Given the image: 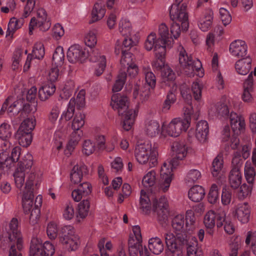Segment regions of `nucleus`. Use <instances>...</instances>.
Here are the masks:
<instances>
[{
	"instance_id": "22",
	"label": "nucleus",
	"mask_w": 256,
	"mask_h": 256,
	"mask_svg": "<svg viewBox=\"0 0 256 256\" xmlns=\"http://www.w3.org/2000/svg\"><path fill=\"white\" fill-rule=\"evenodd\" d=\"M152 208L154 210H158L160 220H165L168 219L169 214L168 204L166 197H160L158 200L154 198Z\"/></svg>"
},
{
	"instance_id": "2",
	"label": "nucleus",
	"mask_w": 256,
	"mask_h": 256,
	"mask_svg": "<svg viewBox=\"0 0 256 256\" xmlns=\"http://www.w3.org/2000/svg\"><path fill=\"white\" fill-rule=\"evenodd\" d=\"M158 152L148 142L138 144L134 150V156L140 164L153 168L158 164Z\"/></svg>"
},
{
	"instance_id": "35",
	"label": "nucleus",
	"mask_w": 256,
	"mask_h": 256,
	"mask_svg": "<svg viewBox=\"0 0 256 256\" xmlns=\"http://www.w3.org/2000/svg\"><path fill=\"white\" fill-rule=\"evenodd\" d=\"M56 86L54 83L47 82L38 90V97L41 101L44 102L52 96L56 92Z\"/></svg>"
},
{
	"instance_id": "46",
	"label": "nucleus",
	"mask_w": 256,
	"mask_h": 256,
	"mask_svg": "<svg viewBox=\"0 0 256 256\" xmlns=\"http://www.w3.org/2000/svg\"><path fill=\"white\" fill-rule=\"evenodd\" d=\"M148 246L150 250L155 254H160L164 250L163 243L157 236L149 240Z\"/></svg>"
},
{
	"instance_id": "39",
	"label": "nucleus",
	"mask_w": 256,
	"mask_h": 256,
	"mask_svg": "<svg viewBox=\"0 0 256 256\" xmlns=\"http://www.w3.org/2000/svg\"><path fill=\"white\" fill-rule=\"evenodd\" d=\"M12 128L10 125L6 122H4L0 126V138L4 140L3 143L4 146L6 147V149L10 148L12 144L9 142L8 139L12 136Z\"/></svg>"
},
{
	"instance_id": "30",
	"label": "nucleus",
	"mask_w": 256,
	"mask_h": 256,
	"mask_svg": "<svg viewBox=\"0 0 256 256\" xmlns=\"http://www.w3.org/2000/svg\"><path fill=\"white\" fill-rule=\"evenodd\" d=\"M209 127L207 122L200 120L196 124L195 136L200 142L204 143L206 142Z\"/></svg>"
},
{
	"instance_id": "50",
	"label": "nucleus",
	"mask_w": 256,
	"mask_h": 256,
	"mask_svg": "<svg viewBox=\"0 0 256 256\" xmlns=\"http://www.w3.org/2000/svg\"><path fill=\"white\" fill-rule=\"evenodd\" d=\"M142 240L138 239V240H137L134 235H130L128 244L130 256H136V252H137V249L142 245Z\"/></svg>"
},
{
	"instance_id": "7",
	"label": "nucleus",
	"mask_w": 256,
	"mask_h": 256,
	"mask_svg": "<svg viewBox=\"0 0 256 256\" xmlns=\"http://www.w3.org/2000/svg\"><path fill=\"white\" fill-rule=\"evenodd\" d=\"M189 127V120H182L180 118H173L169 124H162L161 134L164 136L176 137L182 132H186Z\"/></svg>"
},
{
	"instance_id": "38",
	"label": "nucleus",
	"mask_w": 256,
	"mask_h": 256,
	"mask_svg": "<svg viewBox=\"0 0 256 256\" xmlns=\"http://www.w3.org/2000/svg\"><path fill=\"white\" fill-rule=\"evenodd\" d=\"M224 172L222 156L220 155H218L214 158L212 162V174L213 176L219 178L223 175Z\"/></svg>"
},
{
	"instance_id": "15",
	"label": "nucleus",
	"mask_w": 256,
	"mask_h": 256,
	"mask_svg": "<svg viewBox=\"0 0 256 256\" xmlns=\"http://www.w3.org/2000/svg\"><path fill=\"white\" fill-rule=\"evenodd\" d=\"M144 48L148 51L154 48V55L160 56L166 52L167 46L160 42V39L157 38L154 32H151L147 37L145 43Z\"/></svg>"
},
{
	"instance_id": "52",
	"label": "nucleus",
	"mask_w": 256,
	"mask_h": 256,
	"mask_svg": "<svg viewBox=\"0 0 256 256\" xmlns=\"http://www.w3.org/2000/svg\"><path fill=\"white\" fill-rule=\"evenodd\" d=\"M85 124V115L82 112H76L74 117L72 124V130H81Z\"/></svg>"
},
{
	"instance_id": "41",
	"label": "nucleus",
	"mask_w": 256,
	"mask_h": 256,
	"mask_svg": "<svg viewBox=\"0 0 256 256\" xmlns=\"http://www.w3.org/2000/svg\"><path fill=\"white\" fill-rule=\"evenodd\" d=\"M90 206V203L88 200H83L79 203L76 213V220L78 222H80L88 216Z\"/></svg>"
},
{
	"instance_id": "27",
	"label": "nucleus",
	"mask_w": 256,
	"mask_h": 256,
	"mask_svg": "<svg viewBox=\"0 0 256 256\" xmlns=\"http://www.w3.org/2000/svg\"><path fill=\"white\" fill-rule=\"evenodd\" d=\"M82 136L83 131L82 130H72V132L69 136L66 148L64 150L66 154H71L72 152L74 150L76 146L82 139Z\"/></svg>"
},
{
	"instance_id": "49",
	"label": "nucleus",
	"mask_w": 256,
	"mask_h": 256,
	"mask_svg": "<svg viewBox=\"0 0 256 256\" xmlns=\"http://www.w3.org/2000/svg\"><path fill=\"white\" fill-rule=\"evenodd\" d=\"M119 31L124 36H130L132 33V24L130 20L126 18H122L119 23Z\"/></svg>"
},
{
	"instance_id": "64",
	"label": "nucleus",
	"mask_w": 256,
	"mask_h": 256,
	"mask_svg": "<svg viewBox=\"0 0 256 256\" xmlns=\"http://www.w3.org/2000/svg\"><path fill=\"white\" fill-rule=\"evenodd\" d=\"M246 243L248 245L251 244V249L253 253L256 255V231L248 232L246 239Z\"/></svg>"
},
{
	"instance_id": "36",
	"label": "nucleus",
	"mask_w": 256,
	"mask_h": 256,
	"mask_svg": "<svg viewBox=\"0 0 256 256\" xmlns=\"http://www.w3.org/2000/svg\"><path fill=\"white\" fill-rule=\"evenodd\" d=\"M212 20V12L210 10H206L200 16L198 22V26L202 31L206 32L210 28Z\"/></svg>"
},
{
	"instance_id": "57",
	"label": "nucleus",
	"mask_w": 256,
	"mask_h": 256,
	"mask_svg": "<svg viewBox=\"0 0 256 256\" xmlns=\"http://www.w3.org/2000/svg\"><path fill=\"white\" fill-rule=\"evenodd\" d=\"M156 180V172L152 170L146 173L143 177L142 184L146 188L153 186Z\"/></svg>"
},
{
	"instance_id": "16",
	"label": "nucleus",
	"mask_w": 256,
	"mask_h": 256,
	"mask_svg": "<svg viewBox=\"0 0 256 256\" xmlns=\"http://www.w3.org/2000/svg\"><path fill=\"white\" fill-rule=\"evenodd\" d=\"M226 218V214L222 211L216 214L212 210L208 212L204 218V224L206 228H214L216 224L218 228L224 224Z\"/></svg>"
},
{
	"instance_id": "48",
	"label": "nucleus",
	"mask_w": 256,
	"mask_h": 256,
	"mask_svg": "<svg viewBox=\"0 0 256 256\" xmlns=\"http://www.w3.org/2000/svg\"><path fill=\"white\" fill-rule=\"evenodd\" d=\"M36 120L34 116L28 118L22 121L18 130L32 133V131L36 126Z\"/></svg>"
},
{
	"instance_id": "37",
	"label": "nucleus",
	"mask_w": 256,
	"mask_h": 256,
	"mask_svg": "<svg viewBox=\"0 0 256 256\" xmlns=\"http://www.w3.org/2000/svg\"><path fill=\"white\" fill-rule=\"evenodd\" d=\"M252 68V59L250 57L238 60L235 64L236 72L241 75L247 74Z\"/></svg>"
},
{
	"instance_id": "11",
	"label": "nucleus",
	"mask_w": 256,
	"mask_h": 256,
	"mask_svg": "<svg viewBox=\"0 0 256 256\" xmlns=\"http://www.w3.org/2000/svg\"><path fill=\"white\" fill-rule=\"evenodd\" d=\"M51 24L48 18L45 10L42 8L37 10L36 16L32 18L29 24V34H32L35 28H38L42 31H46L50 27Z\"/></svg>"
},
{
	"instance_id": "5",
	"label": "nucleus",
	"mask_w": 256,
	"mask_h": 256,
	"mask_svg": "<svg viewBox=\"0 0 256 256\" xmlns=\"http://www.w3.org/2000/svg\"><path fill=\"white\" fill-rule=\"evenodd\" d=\"M58 240L60 244L69 252L76 250L80 244L79 236L76 234L74 228L71 225L60 228Z\"/></svg>"
},
{
	"instance_id": "63",
	"label": "nucleus",
	"mask_w": 256,
	"mask_h": 256,
	"mask_svg": "<svg viewBox=\"0 0 256 256\" xmlns=\"http://www.w3.org/2000/svg\"><path fill=\"white\" fill-rule=\"evenodd\" d=\"M45 52L44 44L40 42H37L35 44L32 52V57L34 58L40 59L44 56Z\"/></svg>"
},
{
	"instance_id": "45",
	"label": "nucleus",
	"mask_w": 256,
	"mask_h": 256,
	"mask_svg": "<svg viewBox=\"0 0 256 256\" xmlns=\"http://www.w3.org/2000/svg\"><path fill=\"white\" fill-rule=\"evenodd\" d=\"M160 130V125L157 121L150 120L146 122L145 132L149 136H156L159 134Z\"/></svg>"
},
{
	"instance_id": "26",
	"label": "nucleus",
	"mask_w": 256,
	"mask_h": 256,
	"mask_svg": "<svg viewBox=\"0 0 256 256\" xmlns=\"http://www.w3.org/2000/svg\"><path fill=\"white\" fill-rule=\"evenodd\" d=\"M235 216L242 224L248 222L250 214V208L246 202L238 204L235 209Z\"/></svg>"
},
{
	"instance_id": "1",
	"label": "nucleus",
	"mask_w": 256,
	"mask_h": 256,
	"mask_svg": "<svg viewBox=\"0 0 256 256\" xmlns=\"http://www.w3.org/2000/svg\"><path fill=\"white\" fill-rule=\"evenodd\" d=\"M129 102L127 96L120 94H114L111 98L110 105L117 111L119 115L122 116V128L126 131L132 127L138 111L136 109H130Z\"/></svg>"
},
{
	"instance_id": "25",
	"label": "nucleus",
	"mask_w": 256,
	"mask_h": 256,
	"mask_svg": "<svg viewBox=\"0 0 256 256\" xmlns=\"http://www.w3.org/2000/svg\"><path fill=\"white\" fill-rule=\"evenodd\" d=\"M172 150L175 158L182 160L192 151V149L184 142H176L172 146Z\"/></svg>"
},
{
	"instance_id": "21",
	"label": "nucleus",
	"mask_w": 256,
	"mask_h": 256,
	"mask_svg": "<svg viewBox=\"0 0 256 256\" xmlns=\"http://www.w3.org/2000/svg\"><path fill=\"white\" fill-rule=\"evenodd\" d=\"M8 233L10 240L16 242L18 250H20L22 247V240L21 232L18 229V222L16 218H13L10 220Z\"/></svg>"
},
{
	"instance_id": "17",
	"label": "nucleus",
	"mask_w": 256,
	"mask_h": 256,
	"mask_svg": "<svg viewBox=\"0 0 256 256\" xmlns=\"http://www.w3.org/2000/svg\"><path fill=\"white\" fill-rule=\"evenodd\" d=\"M88 56V52L78 44L72 46L67 52L68 59L71 63L82 62Z\"/></svg>"
},
{
	"instance_id": "28",
	"label": "nucleus",
	"mask_w": 256,
	"mask_h": 256,
	"mask_svg": "<svg viewBox=\"0 0 256 256\" xmlns=\"http://www.w3.org/2000/svg\"><path fill=\"white\" fill-rule=\"evenodd\" d=\"M21 108L20 100H15L12 97H9L3 104L0 112H4L6 110L10 116H14L18 113Z\"/></svg>"
},
{
	"instance_id": "55",
	"label": "nucleus",
	"mask_w": 256,
	"mask_h": 256,
	"mask_svg": "<svg viewBox=\"0 0 256 256\" xmlns=\"http://www.w3.org/2000/svg\"><path fill=\"white\" fill-rule=\"evenodd\" d=\"M64 60V54L62 47L58 46L56 48L52 56L53 63L57 66L62 65Z\"/></svg>"
},
{
	"instance_id": "31",
	"label": "nucleus",
	"mask_w": 256,
	"mask_h": 256,
	"mask_svg": "<svg viewBox=\"0 0 256 256\" xmlns=\"http://www.w3.org/2000/svg\"><path fill=\"white\" fill-rule=\"evenodd\" d=\"M88 172L87 166L84 164H76L72 170L70 180L72 184H76L80 183L84 174Z\"/></svg>"
},
{
	"instance_id": "54",
	"label": "nucleus",
	"mask_w": 256,
	"mask_h": 256,
	"mask_svg": "<svg viewBox=\"0 0 256 256\" xmlns=\"http://www.w3.org/2000/svg\"><path fill=\"white\" fill-rule=\"evenodd\" d=\"M242 240L240 236H236L232 239L230 243V251L229 256H238V250L240 248Z\"/></svg>"
},
{
	"instance_id": "14",
	"label": "nucleus",
	"mask_w": 256,
	"mask_h": 256,
	"mask_svg": "<svg viewBox=\"0 0 256 256\" xmlns=\"http://www.w3.org/2000/svg\"><path fill=\"white\" fill-rule=\"evenodd\" d=\"M142 71L145 76L146 82L148 86L140 90V99L142 102H144L148 100L150 97V88L155 87L156 78L155 75L151 71L150 68L149 66H144L142 68Z\"/></svg>"
},
{
	"instance_id": "33",
	"label": "nucleus",
	"mask_w": 256,
	"mask_h": 256,
	"mask_svg": "<svg viewBox=\"0 0 256 256\" xmlns=\"http://www.w3.org/2000/svg\"><path fill=\"white\" fill-rule=\"evenodd\" d=\"M242 174L240 172V165L233 167L229 175V184L230 186L234 188H238L242 184Z\"/></svg>"
},
{
	"instance_id": "47",
	"label": "nucleus",
	"mask_w": 256,
	"mask_h": 256,
	"mask_svg": "<svg viewBox=\"0 0 256 256\" xmlns=\"http://www.w3.org/2000/svg\"><path fill=\"white\" fill-rule=\"evenodd\" d=\"M222 140L228 142L232 148H236L239 144V140L236 138H230V128L228 126H225L222 132Z\"/></svg>"
},
{
	"instance_id": "9",
	"label": "nucleus",
	"mask_w": 256,
	"mask_h": 256,
	"mask_svg": "<svg viewBox=\"0 0 256 256\" xmlns=\"http://www.w3.org/2000/svg\"><path fill=\"white\" fill-rule=\"evenodd\" d=\"M54 246L50 242H46L42 245L40 238L34 237L31 240L30 246V256H51L54 253ZM64 254H60L58 256Z\"/></svg>"
},
{
	"instance_id": "43",
	"label": "nucleus",
	"mask_w": 256,
	"mask_h": 256,
	"mask_svg": "<svg viewBox=\"0 0 256 256\" xmlns=\"http://www.w3.org/2000/svg\"><path fill=\"white\" fill-rule=\"evenodd\" d=\"M252 72L248 75L247 80L244 82V89L242 95V100L247 103H250L253 101V98L250 93L253 82Z\"/></svg>"
},
{
	"instance_id": "20",
	"label": "nucleus",
	"mask_w": 256,
	"mask_h": 256,
	"mask_svg": "<svg viewBox=\"0 0 256 256\" xmlns=\"http://www.w3.org/2000/svg\"><path fill=\"white\" fill-rule=\"evenodd\" d=\"M229 100L224 96L216 104L211 106L209 112L218 118H225L228 116L230 110L228 106Z\"/></svg>"
},
{
	"instance_id": "18",
	"label": "nucleus",
	"mask_w": 256,
	"mask_h": 256,
	"mask_svg": "<svg viewBox=\"0 0 256 256\" xmlns=\"http://www.w3.org/2000/svg\"><path fill=\"white\" fill-rule=\"evenodd\" d=\"M20 151L21 148L16 146L12 148L11 156H8V153L6 151L0 154V174L2 172L4 166L10 168L14 163L18 161Z\"/></svg>"
},
{
	"instance_id": "8",
	"label": "nucleus",
	"mask_w": 256,
	"mask_h": 256,
	"mask_svg": "<svg viewBox=\"0 0 256 256\" xmlns=\"http://www.w3.org/2000/svg\"><path fill=\"white\" fill-rule=\"evenodd\" d=\"M32 164L33 157L31 154L28 152L24 155L13 174L15 186L17 188L21 190L22 188L26 172L30 171Z\"/></svg>"
},
{
	"instance_id": "44",
	"label": "nucleus",
	"mask_w": 256,
	"mask_h": 256,
	"mask_svg": "<svg viewBox=\"0 0 256 256\" xmlns=\"http://www.w3.org/2000/svg\"><path fill=\"white\" fill-rule=\"evenodd\" d=\"M16 138L19 144L23 147L29 146L32 140V133L18 130L16 134Z\"/></svg>"
},
{
	"instance_id": "12",
	"label": "nucleus",
	"mask_w": 256,
	"mask_h": 256,
	"mask_svg": "<svg viewBox=\"0 0 256 256\" xmlns=\"http://www.w3.org/2000/svg\"><path fill=\"white\" fill-rule=\"evenodd\" d=\"M186 6L184 4L182 5L172 4L170 11V16L174 22L180 23L182 28L188 29V16L186 11Z\"/></svg>"
},
{
	"instance_id": "24",
	"label": "nucleus",
	"mask_w": 256,
	"mask_h": 256,
	"mask_svg": "<svg viewBox=\"0 0 256 256\" xmlns=\"http://www.w3.org/2000/svg\"><path fill=\"white\" fill-rule=\"evenodd\" d=\"M90 60L96 63L94 74L99 76L102 74L106 66V58L98 50H94L90 55Z\"/></svg>"
},
{
	"instance_id": "61",
	"label": "nucleus",
	"mask_w": 256,
	"mask_h": 256,
	"mask_svg": "<svg viewBox=\"0 0 256 256\" xmlns=\"http://www.w3.org/2000/svg\"><path fill=\"white\" fill-rule=\"evenodd\" d=\"M63 218L66 220H70L74 218L75 211L72 204L66 202L62 210Z\"/></svg>"
},
{
	"instance_id": "62",
	"label": "nucleus",
	"mask_w": 256,
	"mask_h": 256,
	"mask_svg": "<svg viewBox=\"0 0 256 256\" xmlns=\"http://www.w3.org/2000/svg\"><path fill=\"white\" fill-rule=\"evenodd\" d=\"M126 77V74L125 72L120 71L112 88V91L114 92H118L121 90L124 84Z\"/></svg>"
},
{
	"instance_id": "42",
	"label": "nucleus",
	"mask_w": 256,
	"mask_h": 256,
	"mask_svg": "<svg viewBox=\"0 0 256 256\" xmlns=\"http://www.w3.org/2000/svg\"><path fill=\"white\" fill-rule=\"evenodd\" d=\"M204 190L198 185H196L191 188L188 192L189 198L194 202H200L204 198Z\"/></svg>"
},
{
	"instance_id": "60",
	"label": "nucleus",
	"mask_w": 256,
	"mask_h": 256,
	"mask_svg": "<svg viewBox=\"0 0 256 256\" xmlns=\"http://www.w3.org/2000/svg\"><path fill=\"white\" fill-rule=\"evenodd\" d=\"M95 143L92 140L87 139L84 140L82 144V152L86 156H90L96 150Z\"/></svg>"
},
{
	"instance_id": "29",
	"label": "nucleus",
	"mask_w": 256,
	"mask_h": 256,
	"mask_svg": "<svg viewBox=\"0 0 256 256\" xmlns=\"http://www.w3.org/2000/svg\"><path fill=\"white\" fill-rule=\"evenodd\" d=\"M230 126L233 131L237 134L245 129L246 122L244 116L232 112L230 116Z\"/></svg>"
},
{
	"instance_id": "59",
	"label": "nucleus",
	"mask_w": 256,
	"mask_h": 256,
	"mask_svg": "<svg viewBox=\"0 0 256 256\" xmlns=\"http://www.w3.org/2000/svg\"><path fill=\"white\" fill-rule=\"evenodd\" d=\"M244 171V176L248 182L252 183L256 176V172L250 162L248 160L246 162Z\"/></svg>"
},
{
	"instance_id": "19",
	"label": "nucleus",
	"mask_w": 256,
	"mask_h": 256,
	"mask_svg": "<svg viewBox=\"0 0 256 256\" xmlns=\"http://www.w3.org/2000/svg\"><path fill=\"white\" fill-rule=\"evenodd\" d=\"M164 237L168 248L172 253L178 249V244H184L185 237L184 234L176 233V236L172 232H168L164 234Z\"/></svg>"
},
{
	"instance_id": "6",
	"label": "nucleus",
	"mask_w": 256,
	"mask_h": 256,
	"mask_svg": "<svg viewBox=\"0 0 256 256\" xmlns=\"http://www.w3.org/2000/svg\"><path fill=\"white\" fill-rule=\"evenodd\" d=\"M22 202L25 214H30V222L34 224L40 218V209L34 202V192L22 190Z\"/></svg>"
},
{
	"instance_id": "3",
	"label": "nucleus",
	"mask_w": 256,
	"mask_h": 256,
	"mask_svg": "<svg viewBox=\"0 0 256 256\" xmlns=\"http://www.w3.org/2000/svg\"><path fill=\"white\" fill-rule=\"evenodd\" d=\"M178 50L179 51V62L185 74L189 76H194L195 72H198V76L202 77L204 73L202 68L201 62L198 60H194L192 56L188 54L182 46H179Z\"/></svg>"
},
{
	"instance_id": "34",
	"label": "nucleus",
	"mask_w": 256,
	"mask_h": 256,
	"mask_svg": "<svg viewBox=\"0 0 256 256\" xmlns=\"http://www.w3.org/2000/svg\"><path fill=\"white\" fill-rule=\"evenodd\" d=\"M158 34L160 36V42L165 44L168 48H170L174 44V40L172 39L169 32V28L164 23L160 24L158 26Z\"/></svg>"
},
{
	"instance_id": "10",
	"label": "nucleus",
	"mask_w": 256,
	"mask_h": 256,
	"mask_svg": "<svg viewBox=\"0 0 256 256\" xmlns=\"http://www.w3.org/2000/svg\"><path fill=\"white\" fill-rule=\"evenodd\" d=\"M174 160L164 163L161 167L160 178L158 182L159 190L163 192H167L172 180V170L177 164H174Z\"/></svg>"
},
{
	"instance_id": "13",
	"label": "nucleus",
	"mask_w": 256,
	"mask_h": 256,
	"mask_svg": "<svg viewBox=\"0 0 256 256\" xmlns=\"http://www.w3.org/2000/svg\"><path fill=\"white\" fill-rule=\"evenodd\" d=\"M42 180V173L38 169L33 168L26 172L24 183L20 190L32 191L38 188Z\"/></svg>"
},
{
	"instance_id": "51",
	"label": "nucleus",
	"mask_w": 256,
	"mask_h": 256,
	"mask_svg": "<svg viewBox=\"0 0 256 256\" xmlns=\"http://www.w3.org/2000/svg\"><path fill=\"white\" fill-rule=\"evenodd\" d=\"M106 13L105 9L103 6L99 3H96L92 12V22H96L102 18Z\"/></svg>"
},
{
	"instance_id": "58",
	"label": "nucleus",
	"mask_w": 256,
	"mask_h": 256,
	"mask_svg": "<svg viewBox=\"0 0 256 256\" xmlns=\"http://www.w3.org/2000/svg\"><path fill=\"white\" fill-rule=\"evenodd\" d=\"M74 102L73 100H70L66 110H64L61 114L60 120L64 119L66 121L70 120L74 116Z\"/></svg>"
},
{
	"instance_id": "40",
	"label": "nucleus",
	"mask_w": 256,
	"mask_h": 256,
	"mask_svg": "<svg viewBox=\"0 0 256 256\" xmlns=\"http://www.w3.org/2000/svg\"><path fill=\"white\" fill-rule=\"evenodd\" d=\"M66 128L64 125H59L54 136V146L60 150L62 148V142L66 137Z\"/></svg>"
},
{
	"instance_id": "32",
	"label": "nucleus",
	"mask_w": 256,
	"mask_h": 256,
	"mask_svg": "<svg viewBox=\"0 0 256 256\" xmlns=\"http://www.w3.org/2000/svg\"><path fill=\"white\" fill-rule=\"evenodd\" d=\"M154 198L152 194H148L143 190H141L140 202V208L144 213L148 214L150 212L152 208L151 200L153 203Z\"/></svg>"
},
{
	"instance_id": "53",
	"label": "nucleus",
	"mask_w": 256,
	"mask_h": 256,
	"mask_svg": "<svg viewBox=\"0 0 256 256\" xmlns=\"http://www.w3.org/2000/svg\"><path fill=\"white\" fill-rule=\"evenodd\" d=\"M161 75L162 82L166 84H168L169 82L173 83L176 78L175 73L168 66H166L162 70Z\"/></svg>"
},
{
	"instance_id": "4",
	"label": "nucleus",
	"mask_w": 256,
	"mask_h": 256,
	"mask_svg": "<svg viewBox=\"0 0 256 256\" xmlns=\"http://www.w3.org/2000/svg\"><path fill=\"white\" fill-rule=\"evenodd\" d=\"M172 226L176 233L180 235L186 234L187 231L193 230L196 228V218L192 210L186 211V216L178 214L174 217Z\"/></svg>"
},
{
	"instance_id": "23",
	"label": "nucleus",
	"mask_w": 256,
	"mask_h": 256,
	"mask_svg": "<svg viewBox=\"0 0 256 256\" xmlns=\"http://www.w3.org/2000/svg\"><path fill=\"white\" fill-rule=\"evenodd\" d=\"M229 51L234 57L243 58L248 53V46L246 42L242 40H236L232 42L230 45Z\"/></svg>"
},
{
	"instance_id": "56",
	"label": "nucleus",
	"mask_w": 256,
	"mask_h": 256,
	"mask_svg": "<svg viewBox=\"0 0 256 256\" xmlns=\"http://www.w3.org/2000/svg\"><path fill=\"white\" fill-rule=\"evenodd\" d=\"M98 248L100 252L101 256H108L106 250H111L113 248V244L110 240H107L104 238H101L98 242Z\"/></svg>"
}]
</instances>
